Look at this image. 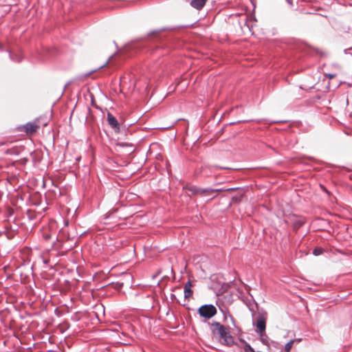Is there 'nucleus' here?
Here are the masks:
<instances>
[{"label":"nucleus","instance_id":"f257e3e1","mask_svg":"<svg viewBox=\"0 0 352 352\" xmlns=\"http://www.w3.org/2000/svg\"><path fill=\"white\" fill-rule=\"evenodd\" d=\"M208 324L210 326L212 336L215 338L219 337L222 340L223 345L231 346L234 344V337L230 334L227 327L217 321L208 322Z\"/></svg>","mask_w":352,"mask_h":352},{"label":"nucleus","instance_id":"f03ea898","mask_svg":"<svg viewBox=\"0 0 352 352\" xmlns=\"http://www.w3.org/2000/svg\"><path fill=\"white\" fill-rule=\"evenodd\" d=\"M253 324L256 327V333H263L266 329L267 314L263 309H258L257 315L252 312Z\"/></svg>","mask_w":352,"mask_h":352},{"label":"nucleus","instance_id":"7ed1b4c3","mask_svg":"<svg viewBox=\"0 0 352 352\" xmlns=\"http://www.w3.org/2000/svg\"><path fill=\"white\" fill-rule=\"evenodd\" d=\"M197 313L200 317L204 318L205 320H209L217 314V309L212 304H205L198 308Z\"/></svg>","mask_w":352,"mask_h":352},{"label":"nucleus","instance_id":"20e7f679","mask_svg":"<svg viewBox=\"0 0 352 352\" xmlns=\"http://www.w3.org/2000/svg\"><path fill=\"white\" fill-rule=\"evenodd\" d=\"M188 191L190 192L193 195L211 196L212 193L221 189H214L212 188H201L196 186H186L185 188Z\"/></svg>","mask_w":352,"mask_h":352},{"label":"nucleus","instance_id":"39448f33","mask_svg":"<svg viewBox=\"0 0 352 352\" xmlns=\"http://www.w3.org/2000/svg\"><path fill=\"white\" fill-rule=\"evenodd\" d=\"M144 45V43L142 41V40H136L127 43L124 46V50L126 52H129L131 50H139L142 49Z\"/></svg>","mask_w":352,"mask_h":352},{"label":"nucleus","instance_id":"423d86ee","mask_svg":"<svg viewBox=\"0 0 352 352\" xmlns=\"http://www.w3.org/2000/svg\"><path fill=\"white\" fill-rule=\"evenodd\" d=\"M37 122H39L38 119H36L34 122H29L23 125L24 131L26 133L32 134L35 133L37 129L40 127V124H38Z\"/></svg>","mask_w":352,"mask_h":352},{"label":"nucleus","instance_id":"0eeeda50","mask_svg":"<svg viewBox=\"0 0 352 352\" xmlns=\"http://www.w3.org/2000/svg\"><path fill=\"white\" fill-rule=\"evenodd\" d=\"M107 122L115 132L119 133L120 131V126L118 120L110 112H107Z\"/></svg>","mask_w":352,"mask_h":352},{"label":"nucleus","instance_id":"6e6552de","mask_svg":"<svg viewBox=\"0 0 352 352\" xmlns=\"http://www.w3.org/2000/svg\"><path fill=\"white\" fill-rule=\"evenodd\" d=\"M165 29H160L157 30H153L148 34L149 39L153 41H162L164 38V36L162 35V32Z\"/></svg>","mask_w":352,"mask_h":352},{"label":"nucleus","instance_id":"1a4fd4ad","mask_svg":"<svg viewBox=\"0 0 352 352\" xmlns=\"http://www.w3.org/2000/svg\"><path fill=\"white\" fill-rule=\"evenodd\" d=\"M208 0H191L190 6L197 10H201L206 4Z\"/></svg>","mask_w":352,"mask_h":352},{"label":"nucleus","instance_id":"9d476101","mask_svg":"<svg viewBox=\"0 0 352 352\" xmlns=\"http://www.w3.org/2000/svg\"><path fill=\"white\" fill-rule=\"evenodd\" d=\"M116 146L118 147H120V148H128L127 150V153L129 154L133 153L135 150L134 148V145L131 143H128V142H118L116 144Z\"/></svg>","mask_w":352,"mask_h":352},{"label":"nucleus","instance_id":"9b49d317","mask_svg":"<svg viewBox=\"0 0 352 352\" xmlns=\"http://www.w3.org/2000/svg\"><path fill=\"white\" fill-rule=\"evenodd\" d=\"M191 287H192V285H191L190 280H188L185 284V286H184V293L185 298H188L192 295L193 291L191 289Z\"/></svg>","mask_w":352,"mask_h":352},{"label":"nucleus","instance_id":"f8f14e48","mask_svg":"<svg viewBox=\"0 0 352 352\" xmlns=\"http://www.w3.org/2000/svg\"><path fill=\"white\" fill-rule=\"evenodd\" d=\"M260 336V341L265 345L269 344V338L266 335L265 331L263 333H256Z\"/></svg>","mask_w":352,"mask_h":352},{"label":"nucleus","instance_id":"ddd939ff","mask_svg":"<svg viewBox=\"0 0 352 352\" xmlns=\"http://www.w3.org/2000/svg\"><path fill=\"white\" fill-rule=\"evenodd\" d=\"M96 71V69H93V70L89 71V72H87V73H84L82 74H80V75H79V76H78L76 77V79L77 80H82L85 78H86L87 77L89 76L91 74H93Z\"/></svg>","mask_w":352,"mask_h":352},{"label":"nucleus","instance_id":"4468645a","mask_svg":"<svg viewBox=\"0 0 352 352\" xmlns=\"http://www.w3.org/2000/svg\"><path fill=\"white\" fill-rule=\"evenodd\" d=\"M294 341H295L294 340H290L288 342H287L285 344V347H284V349H285V352H289L290 351Z\"/></svg>","mask_w":352,"mask_h":352},{"label":"nucleus","instance_id":"2eb2a0df","mask_svg":"<svg viewBox=\"0 0 352 352\" xmlns=\"http://www.w3.org/2000/svg\"><path fill=\"white\" fill-rule=\"evenodd\" d=\"M10 58L14 62L20 63L22 60V58L19 55H12L10 52H9Z\"/></svg>","mask_w":352,"mask_h":352},{"label":"nucleus","instance_id":"dca6fc26","mask_svg":"<svg viewBox=\"0 0 352 352\" xmlns=\"http://www.w3.org/2000/svg\"><path fill=\"white\" fill-rule=\"evenodd\" d=\"M304 222L299 219H296L293 223V227L295 229H298L303 225Z\"/></svg>","mask_w":352,"mask_h":352},{"label":"nucleus","instance_id":"f3484780","mask_svg":"<svg viewBox=\"0 0 352 352\" xmlns=\"http://www.w3.org/2000/svg\"><path fill=\"white\" fill-rule=\"evenodd\" d=\"M324 252V250L321 248H316L313 250V254L316 256L322 254Z\"/></svg>","mask_w":352,"mask_h":352},{"label":"nucleus","instance_id":"a211bd4d","mask_svg":"<svg viewBox=\"0 0 352 352\" xmlns=\"http://www.w3.org/2000/svg\"><path fill=\"white\" fill-rule=\"evenodd\" d=\"M39 120V122H37L38 124H40L41 125H43V126H45L47 125V120L46 118L43 119L42 117L38 118Z\"/></svg>","mask_w":352,"mask_h":352},{"label":"nucleus","instance_id":"6ab92c4d","mask_svg":"<svg viewBox=\"0 0 352 352\" xmlns=\"http://www.w3.org/2000/svg\"><path fill=\"white\" fill-rule=\"evenodd\" d=\"M238 188H228V189H223V188H221L222 190H218L217 192H222V191H229V190H236Z\"/></svg>","mask_w":352,"mask_h":352},{"label":"nucleus","instance_id":"aec40b11","mask_svg":"<svg viewBox=\"0 0 352 352\" xmlns=\"http://www.w3.org/2000/svg\"><path fill=\"white\" fill-rule=\"evenodd\" d=\"M228 316H229V318H230V320H231V322H232V324L234 326H235V325H236V324H235V320H234V319L233 316H232V315H230V314H228Z\"/></svg>","mask_w":352,"mask_h":352},{"label":"nucleus","instance_id":"412c9836","mask_svg":"<svg viewBox=\"0 0 352 352\" xmlns=\"http://www.w3.org/2000/svg\"><path fill=\"white\" fill-rule=\"evenodd\" d=\"M313 49L316 52V54H320L321 56L323 55V52L322 51H320L319 49H318V48H313Z\"/></svg>","mask_w":352,"mask_h":352},{"label":"nucleus","instance_id":"4be33fe9","mask_svg":"<svg viewBox=\"0 0 352 352\" xmlns=\"http://www.w3.org/2000/svg\"><path fill=\"white\" fill-rule=\"evenodd\" d=\"M336 74H327L326 76H327L329 79H332L336 76Z\"/></svg>","mask_w":352,"mask_h":352},{"label":"nucleus","instance_id":"5701e85b","mask_svg":"<svg viewBox=\"0 0 352 352\" xmlns=\"http://www.w3.org/2000/svg\"><path fill=\"white\" fill-rule=\"evenodd\" d=\"M170 297L172 301H175L177 300L176 296L174 294H171Z\"/></svg>","mask_w":352,"mask_h":352},{"label":"nucleus","instance_id":"b1692460","mask_svg":"<svg viewBox=\"0 0 352 352\" xmlns=\"http://www.w3.org/2000/svg\"><path fill=\"white\" fill-rule=\"evenodd\" d=\"M71 83H72V81H69V82H67L65 85V86H64V89H66V88L69 85H71Z\"/></svg>","mask_w":352,"mask_h":352},{"label":"nucleus","instance_id":"393cba45","mask_svg":"<svg viewBox=\"0 0 352 352\" xmlns=\"http://www.w3.org/2000/svg\"><path fill=\"white\" fill-rule=\"evenodd\" d=\"M30 213V210H28V212H27V214L28 215V218L30 219H33V217L32 215H30L29 214Z\"/></svg>","mask_w":352,"mask_h":352},{"label":"nucleus","instance_id":"a878e982","mask_svg":"<svg viewBox=\"0 0 352 352\" xmlns=\"http://www.w3.org/2000/svg\"><path fill=\"white\" fill-rule=\"evenodd\" d=\"M43 263H44V264H47V263H48V262H49V261H48V260H47V259H43Z\"/></svg>","mask_w":352,"mask_h":352},{"label":"nucleus","instance_id":"bb28decb","mask_svg":"<svg viewBox=\"0 0 352 352\" xmlns=\"http://www.w3.org/2000/svg\"><path fill=\"white\" fill-rule=\"evenodd\" d=\"M348 50H349V49H345V50H344V53L345 54H348Z\"/></svg>","mask_w":352,"mask_h":352},{"label":"nucleus","instance_id":"cd10ccee","mask_svg":"<svg viewBox=\"0 0 352 352\" xmlns=\"http://www.w3.org/2000/svg\"><path fill=\"white\" fill-rule=\"evenodd\" d=\"M107 64V63H105L103 65L100 66V67H99V69H100V68H102V67H104Z\"/></svg>","mask_w":352,"mask_h":352},{"label":"nucleus","instance_id":"c85d7f7f","mask_svg":"<svg viewBox=\"0 0 352 352\" xmlns=\"http://www.w3.org/2000/svg\"><path fill=\"white\" fill-rule=\"evenodd\" d=\"M216 196H217V195H213V196H212V197L210 198V199H212L215 198V197H216Z\"/></svg>","mask_w":352,"mask_h":352},{"label":"nucleus","instance_id":"c756f323","mask_svg":"<svg viewBox=\"0 0 352 352\" xmlns=\"http://www.w3.org/2000/svg\"><path fill=\"white\" fill-rule=\"evenodd\" d=\"M282 121H274L273 123H278V122H281Z\"/></svg>","mask_w":352,"mask_h":352},{"label":"nucleus","instance_id":"7c9ffc66","mask_svg":"<svg viewBox=\"0 0 352 352\" xmlns=\"http://www.w3.org/2000/svg\"><path fill=\"white\" fill-rule=\"evenodd\" d=\"M114 44H115L116 47L118 48L117 43L115 41H114Z\"/></svg>","mask_w":352,"mask_h":352},{"label":"nucleus","instance_id":"2f4dec72","mask_svg":"<svg viewBox=\"0 0 352 352\" xmlns=\"http://www.w3.org/2000/svg\"><path fill=\"white\" fill-rule=\"evenodd\" d=\"M223 315H224V320H226V315L225 314H223Z\"/></svg>","mask_w":352,"mask_h":352},{"label":"nucleus","instance_id":"473e14b6","mask_svg":"<svg viewBox=\"0 0 352 352\" xmlns=\"http://www.w3.org/2000/svg\"><path fill=\"white\" fill-rule=\"evenodd\" d=\"M349 50H352V47L349 48Z\"/></svg>","mask_w":352,"mask_h":352}]
</instances>
